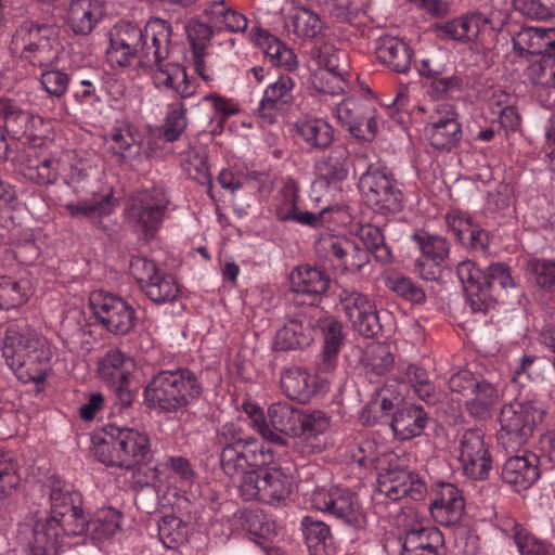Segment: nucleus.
<instances>
[{
	"label": "nucleus",
	"instance_id": "f257e3e1",
	"mask_svg": "<svg viewBox=\"0 0 555 555\" xmlns=\"http://www.w3.org/2000/svg\"><path fill=\"white\" fill-rule=\"evenodd\" d=\"M172 26L154 17L142 28L131 22L120 21L109 31L107 60L120 67H150L151 63L165 61L169 55Z\"/></svg>",
	"mask_w": 555,
	"mask_h": 555
},
{
	"label": "nucleus",
	"instance_id": "f03ea898",
	"mask_svg": "<svg viewBox=\"0 0 555 555\" xmlns=\"http://www.w3.org/2000/svg\"><path fill=\"white\" fill-rule=\"evenodd\" d=\"M214 444L219 452L222 472L229 478H240V482L246 475L273 461L272 451L254 437L245 436L243 428L234 422L217 428Z\"/></svg>",
	"mask_w": 555,
	"mask_h": 555
},
{
	"label": "nucleus",
	"instance_id": "7ed1b4c3",
	"mask_svg": "<svg viewBox=\"0 0 555 555\" xmlns=\"http://www.w3.org/2000/svg\"><path fill=\"white\" fill-rule=\"evenodd\" d=\"M2 353L8 365L23 383H43L52 352L48 341L34 328L11 325L3 339Z\"/></svg>",
	"mask_w": 555,
	"mask_h": 555
},
{
	"label": "nucleus",
	"instance_id": "20e7f679",
	"mask_svg": "<svg viewBox=\"0 0 555 555\" xmlns=\"http://www.w3.org/2000/svg\"><path fill=\"white\" fill-rule=\"evenodd\" d=\"M204 386L199 376L188 367L163 370L144 388V401L151 409L175 413L196 404Z\"/></svg>",
	"mask_w": 555,
	"mask_h": 555
},
{
	"label": "nucleus",
	"instance_id": "39448f33",
	"mask_svg": "<svg viewBox=\"0 0 555 555\" xmlns=\"http://www.w3.org/2000/svg\"><path fill=\"white\" fill-rule=\"evenodd\" d=\"M65 482L52 479L50 485V517L46 520L29 521L33 532L30 555H57L67 538V515L69 513L68 492L64 491Z\"/></svg>",
	"mask_w": 555,
	"mask_h": 555
},
{
	"label": "nucleus",
	"instance_id": "423d86ee",
	"mask_svg": "<svg viewBox=\"0 0 555 555\" xmlns=\"http://www.w3.org/2000/svg\"><path fill=\"white\" fill-rule=\"evenodd\" d=\"M170 199L162 188L135 192L129 199L126 220L138 237L149 243L163 227Z\"/></svg>",
	"mask_w": 555,
	"mask_h": 555
},
{
	"label": "nucleus",
	"instance_id": "0eeeda50",
	"mask_svg": "<svg viewBox=\"0 0 555 555\" xmlns=\"http://www.w3.org/2000/svg\"><path fill=\"white\" fill-rule=\"evenodd\" d=\"M358 185L365 203L375 212L395 215L403 209V192L388 168L370 164L360 176Z\"/></svg>",
	"mask_w": 555,
	"mask_h": 555
},
{
	"label": "nucleus",
	"instance_id": "6e6552de",
	"mask_svg": "<svg viewBox=\"0 0 555 555\" xmlns=\"http://www.w3.org/2000/svg\"><path fill=\"white\" fill-rule=\"evenodd\" d=\"M543 410L534 401H514L503 405L500 413L498 442L506 453L518 452L533 434Z\"/></svg>",
	"mask_w": 555,
	"mask_h": 555
},
{
	"label": "nucleus",
	"instance_id": "1a4fd4ad",
	"mask_svg": "<svg viewBox=\"0 0 555 555\" xmlns=\"http://www.w3.org/2000/svg\"><path fill=\"white\" fill-rule=\"evenodd\" d=\"M310 504L356 531L365 530L367 517L359 495L348 488H319L312 491Z\"/></svg>",
	"mask_w": 555,
	"mask_h": 555
},
{
	"label": "nucleus",
	"instance_id": "9d476101",
	"mask_svg": "<svg viewBox=\"0 0 555 555\" xmlns=\"http://www.w3.org/2000/svg\"><path fill=\"white\" fill-rule=\"evenodd\" d=\"M12 43L22 47L23 59L39 67L52 65L63 50L53 26L33 21H25L17 27Z\"/></svg>",
	"mask_w": 555,
	"mask_h": 555
},
{
	"label": "nucleus",
	"instance_id": "9b49d317",
	"mask_svg": "<svg viewBox=\"0 0 555 555\" xmlns=\"http://www.w3.org/2000/svg\"><path fill=\"white\" fill-rule=\"evenodd\" d=\"M292 488V477L276 467L257 468L238 485L240 494L245 501L256 500L271 505L285 503Z\"/></svg>",
	"mask_w": 555,
	"mask_h": 555
},
{
	"label": "nucleus",
	"instance_id": "f8f14e48",
	"mask_svg": "<svg viewBox=\"0 0 555 555\" xmlns=\"http://www.w3.org/2000/svg\"><path fill=\"white\" fill-rule=\"evenodd\" d=\"M338 308L359 335L373 338L382 333L376 304L369 295L343 286L338 293Z\"/></svg>",
	"mask_w": 555,
	"mask_h": 555
},
{
	"label": "nucleus",
	"instance_id": "ddd939ff",
	"mask_svg": "<svg viewBox=\"0 0 555 555\" xmlns=\"http://www.w3.org/2000/svg\"><path fill=\"white\" fill-rule=\"evenodd\" d=\"M129 272L140 285L141 291L153 302L171 301L179 294L176 279L162 271L155 261L146 257L133 256L130 260Z\"/></svg>",
	"mask_w": 555,
	"mask_h": 555
},
{
	"label": "nucleus",
	"instance_id": "4468645a",
	"mask_svg": "<svg viewBox=\"0 0 555 555\" xmlns=\"http://www.w3.org/2000/svg\"><path fill=\"white\" fill-rule=\"evenodd\" d=\"M299 184L292 177H285L276 193L272 196L270 210L279 221L295 222L300 225L313 229L323 225L325 214L328 207L323 208L319 212H310L301 210L298 205Z\"/></svg>",
	"mask_w": 555,
	"mask_h": 555
},
{
	"label": "nucleus",
	"instance_id": "2eb2a0df",
	"mask_svg": "<svg viewBox=\"0 0 555 555\" xmlns=\"http://www.w3.org/2000/svg\"><path fill=\"white\" fill-rule=\"evenodd\" d=\"M459 462L465 476L485 480L492 469V457L485 434L479 428H468L457 437Z\"/></svg>",
	"mask_w": 555,
	"mask_h": 555
},
{
	"label": "nucleus",
	"instance_id": "dca6fc26",
	"mask_svg": "<svg viewBox=\"0 0 555 555\" xmlns=\"http://www.w3.org/2000/svg\"><path fill=\"white\" fill-rule=\"evenodd\" d=\"M314 248L320 257L330 259L333 264L352 274L370 262L369 253L345 235L324 233L315 242Z\"/></svg>",
	"mask_w": 555,
	"mask_h": 555
},
{
	"label": "nucleus",
	"instance_id": "f3484780",
	"mask_svg": "<svg viewBox=\"0 0 555 555\" xmlns=\"http://www.w3.org/2000/svg\"><path fill=\"white\" fill-rule=\"evenodd\" d=\"M81 504V494L72 491V535H87L93 541H101L113 537L120 528L118 511L103 508L90 520Z\"/></svg>",
	"mask_w": 555,
	"mask_h": 555
},
{
	"label": "nucleus",
	"instance_id": "a211bd4d",
	"mask_svg": "<svg viewBox=\"0 0 555 555\" xmlns=\"http://www.w3.org/2000/svg\"><path fill=\"white\" fill-rule=\"evenodd\" d=\"M89 306L95 318L114 334L125 335L134 326L135 312L124 298L94 291L89 297Z\"/></svg>",
	"mask_w": 555,
	"mask_h": 555
},
{
	"label": "nucleus",
	"instance_id": "6ab92c4d",
	"mask_svg": "<svg viewBox=\"0 0 555 555\" xmlns=\"http://www.w3.org/2000/svg\"><path fill=\"white\" fill-rule=\"evenodd\" d=\"M376 483L374 495L376 501L382 498L390 501H398L403 498L420 501L424 499L427 492L426 483L420 476L406 469L380 468Z\"/></svg>",
	"mask_w": 555,
	"mask_h": 555
},
{
	"label": "nucleus",
	"instance_id": "aec40b11",
	"mask_svg": "<svg viewBox=\"0 0 555 555\" xmlns=\"http://www.w3.org/2000/svg\"><path fill=\"white\" fill-rule=\"evenodd\" d=\"M408 524L404 526L403 553H420L422 551H442L444 540L441 531L426 525V519L415 509L405 513Z\"/></svg>",
	"mask_w": 555,
	"mask_h": 555
},
{
	"label": "nucleus",
	"instance_id": "412c9836",
	"mask_svg": "<svg viewBox=\"0 0 555 555\" xmlns=\"http://www.w3.org/2000/svg\"><path fill=\"white\" fill-rule=\"evenodd\" d=\"M428 511L436 524L452 527L460 524L465 500L462 491L453 483L441 482L434 491Z\"/></svg>",
	"mask_w": 555,
	"mask_h": 555
},
{
	"label": "nucleus",
	"instance_id": "4be33fe9",
	"mask_svg": "<svg viewBox=\"0 0 555 555\" xmlns=\"http://www.w3.org/2000/svg\"><path fill=\"white\" fill-rule=\"evenodd\" d=\"M321 311L310 307L286 322L275 334L274 348L286 351L309 346L313 340L314 317Z\"/></svg>",
	"mask_w": 555,
	"mask_h": 555
},
{
	"label": "nucleus",
	"instance_id": "5701e85b",
	"mask_svg": "<svg viewBox=\"0 0 555 555\" xmlns=\"http://www.w3.org/2000/svg\"><path fill=\"white\" fill-rule=\"evenodd\" d=\"M295 80L288 75H281L267 86L257 112L261 119L272 124L279 113L285 111L294 101Z\"/></svg>",
	"mask_w": 555,
	"mask_h": 555
},
{
	"label": "nucleus",
	"instance_id": "b1692460",
	"mask_svg": "<svg viewBox=\"0 0 555 555\" xmlns=\"http://www.w3.org/2000/svg\"><path fill=\"white\" fill-rule=\"evenodd\" d=\"M539 463L538 455L532 452L512 455L502 468V479L516 491L527 490L540 478Z\"/></svg>",
	"mask_w": 555,
	"mask_h": 555
},
{
	"label": "nucleus",
	"instance_id": "393cba45",
	"mask_svg": "<svg viewBox=\"0 0 555 555\" xmlns=\"http://www.w3.org/2000/svg\"><path fill=\"white\" fill-rule=\"evenodd\" d=\"M156 68L152 73L155 87L162 91H175L181 99H189L197 93L198 83L188 76L184 67L176 63H151Z\"/></svg>",
	"mask_w": 555,
	"mask_h": 555
},
{
	"label": "nucleus",
	"instance_id": "a878e982",
	"mask_svg": "<svg viewBox=\"0 0 555 555\" xmlns=\"http://www.w3.org/2000/svg\"><path fill=\"white\" fill-rule=\"evenodd\" d=\"M18 171L27 180L39 185H49L56 181L60 160L55 157L40 158L34 147L24 149L17 157Z\"/></svg>",
	"mask_w": 555,
	"mask_h": 555
},
{
	"label": "nucleus",
	"instance_id": "bb28decb",
	"mask_svg": "<svg viewBox=\"0 0 555 555\" xmlns=\"http://www.w3.org/2000/svg\"><path fill=\"white\" fill-rule=\"evenodd\" d=\"M117 444L122 459V469H132L151 456L149 436L133 428L117 427Z\"/></svg>",
	"mask_w": 555,
	"mask_h": 555
},
{
	"label": "nucleus",
	"instance_id": "cd10ccee",
	"mask_svg": "<svg viewBox=\"0 0 555 555\" xmlns=\"http://www.w3.org/2000/svg\"><path fill=\"white\" fill-rule=\"evenodd\" d=\"M514 50L522 55L543 54L548 55L555 52V28L545 27H522L513 38Z\"/></svg>",
	"mask_w": 555,
	"mask_h": 555
},
{
	"label": "nucleus",
	"instance_id": "c85d7f7f",
	"mask_svg": "<svg viewBox=\"0 0 555 555\" xmlns=\"http://www.w3.org/2000/svg\"><path fill=\"white\" fill-rule=\"evenodd\" d=\"M203 16L217 31L244 33L247 17L233 9L225 0H210L204 4Z\"/></svg>",
	"mask_w": 555,
	"mask_h": 555
},
{
	"label": "nucleus",
	"instance_id": "c756f323",
	"mask_svg": "<svg viewBox=\"0 0 555 555\" xmlns=\"http://www.w3.org/2000/svg\"><path fill=\"white\" fill-rule=\"evenodd\" d=\"M109 150L122 162L134 159L140 155L141 141L135 126L128 120H117L106 134Z\"/></svg>",
	"mask_w": 555,
	"mask_h": 555
},
{
	"label": "nucleus",
	"instance_id": "7c9ffc66",
	"mask_svg": "<svg viewBox=\"0 0 555 555\" xmlns=\"http://www.w3.org/2000/svg\"><path fill=\"white\" fill-rule=\"evenodd\" d=\"M351 168L350 152L345 144L335 145L315 163L320 181L327 185L337 184L348 178Z\"/></svg>",
	"mask_w": 555,
	"mask_h": 555
},
{
	"label": "nucleus",
	"instance_id": "2f4dec72",
	"mask_svg": "<svg viewBox=\"0 0 555 555\" xmlns=\"http://www.w3.org/2000/svg\"><path fill=\"white\" fill-rule=\"evenodd\" d=\"M330 285V275L320 268L301 266L291 273L292 291L308 296L312 302L319 300Z\"/></svg>",
	"mask_w": 555,
	"mask_h": 555
},
{
	"label": "nucleus",
	"instance_id": "473e14b6",
	"mask_svg": "<svg viewBox=\"0 0 555 555\" xmlns=\"http://www.w3.org/2000/svg\"><path fill=\"white\" fill-rule=\"evenodd\" d=\"M377 59L391 70L405 74L410 70L413 52L409 44L400 38L384 36L375 46Z\"/></svg>",
	"mask_w": 555,
	"mask_h": 555
},
{
	"label": "nucleus",
	"instance_id": "72a5a7b5",
	"mask_svg": "<svg viewBox=\"0 0 555 555\" xmlns=\"http://www.w3.org/2000/svg\"><path fill=\"white\" fill-rule=\"evenodd\" d=\"M502 399V391L498 385L479 378L474 391L465 402L468 414L475 418L487 420Z\"/></svg>",
	"mask_w": 555,
	"mask_h": 555
},
{
	"label": "nucleus",
	"instance_id": "f704fd0d",
	"mask_svg": "<svg viewBox=\"0 0 555 555\" xmlns=\"http://www.w3.org/2000/svg\"><path fill=\"white\" fill-rule=\"evenodd\" d=\"M427 413L420 405H406L398 409L391 421V429L399 440H410L418 437L427 425Z\"/></svg>",
	"mask_w": 555,
	"mask_h": 555
},
{
	"label": "nucleus",
	"instance_id": "c9c22d12",
	"mask_svg": "<svg viewBox=\"0 0 555 555\" xmlns=\"http://www.w3.org/2000/svg\"><path fill=\"white\" fill-rule=\"evenodd\" d=\"M0 116L4 119V127L13 139L23 144L30 143L33 139L34 117L30 113L21 109L13 101L0 99Z\"/></svg>",
	"mask_w": 555,
	"mask_h": 555
},
{
	"label": "nucleus",
	"instance_id": "e433bc0d",
	"mask_svg": "<svg viewBox=\"0 0 555 555\" xmlns=\"http://www.w3.org/2000/svg\"><path fill=\"white\" fill-rule=\"evenodd\" d=\"M297 135L311 150H324L334 141V128L324 119L302 117L296 121Z\"/></svg>",
	"mask_w": 555,
	"mask_h": 555
},
{
	"label": "nucleus",
	"instance_id": "4c0bfd02",
	"mask_svg": "<svg viewBox=\"0 0 555 555\" xmlns=\"http://www.w3.org/2000/svg\"><path fill=\"white\" fill-rule=\"evenodd\" d=\"M258 46L270 59L274 66L283 67L289 72L298 67V60L294 51L275 36L261 28H253Z\"/></svg>",
	"mask_w": 555,
	"mask_h": 555
},
{
	"label": "nucleus",
	"instance_id": "58836bf2",
	"mask_svg": "<svg viewBox=\"0 0 555 555\" xmlns=\"http://www.w3.org/2000/svg\"><path fill=\"white\" fill-rule=\"evenodd\" d=\"M92 454L106 466L122 468V459L117 444V426L108 425L91 437Z\"/></svg>",
	"mask_w": 555,
	"mask_h": 555
},
{
	"label": "nucleus",
	"instance_id": "ea45409f",
	"mask_svg": "<svg viewBox=\"0 0 555 555\" xmlns=\"http://www.w3.org/2000/svg\"><path fill=\"white\" fill-rule=\"evenodd\" d=\"M300 411L288 403L276 402L267 411V422L271 431L282 439L285 436H297L300 424Z\"/></svg>",
	"mask_w": 555,
	"mask_h": 555
},
{
	"label": "nucleus",
	"instance_id": "a19ab883",
	"mask_svg": "<svg viewBox=\"0 0 555 555\" xmlns=\"http://www.w3.org/2000/svg\"><path fill=\"white\" fill-rule=\"evenodd\" d=\"M133 360L118 349H109L98 363V374L105 383L129 380Z\"/></svg>",
	"mask_w": 555,
	"mask_h": 555
},
{
	"label": "nucleus",
	"instance_id": "79ce46f5",
	"mask_svg": "<svg viewBox=\"0 0 555 555\" xmlns=\"http://www.w3.org/2000/svg\"><path fill=\"white\" fill-rule=\"evenodd\" d=\"M365 113H374V108L366 100L359 98L345 99L335 107L338 121L347 127L352 135H363L359 125L365 117Z\"/></svg>",
	"mask_w": 555,
	"mask_h": 555
},
{
	"label": "nucleus",
	"instance_id": "37998d69",
	"mask_svg": "<svg viewBox=\"0 0 555 555\" xmlns=\"http://www.w3.org/2000/svg\"><path fill=\"white\" fill-rule=\"evenodd\" d=\"M103 13L102 0H72V31L89 34Z\"/></svg>",
	"mask_w": 555,
	"mask_h": 555
},
{
	"label": "nucleus",
	"instance_id": "c03bdc74",
	"mask_svg": "<svg viewBox=\"0 0 555 555\" xmlns=\"http://www.w3.org/2000/svg\"><path fill=\"white\" fill-rule=\"evenodd\" d=\"M281 389L291 399L306 403L313 393L310 374L301 367H289L281 373Z\"/></svg>",
	"mask_w": 555,
	"mask_h": 555
},
{
	"label": "nucleus",
	"instance_id": "a18cd8bd",
	"mask_svg": "<svg viewBox=\"0 0 555 555\" xmlns=\"http://www.w3.org/2000/svg\"><path fill=\"white\" fill-rule=\"evenodd\" d=\"M288 27L298 38L312 39L325 28L320 15L306 5L293 9L288 16Z\"/></svg>",
	"mask_w": 555,
	"mask_h": 555
},
{
	"label": "nucleus",
	"instance_id": "49530a36",
	"mask_svg": "<svg viewBox=\"0 0 555 555\" xmlns=\"http://www.w3.org/2000/svg\"><path fill=\"white\" fill-rule=\"evenodd\" d=\"M33 293L28 279L0 276V309L10 310L27 302Z\"/></svg>",
	"mask_w": 555,
	"mask_h": 555
},
{
	"label": "nucleus",
	"instance_id": "de8ad7c7",
	"mask_svg": "<svg viewBox=\"0 0 555 555\" xmlns=\"http://www.w3.org/2000/svg\"><path fill=\"white\" fill-rule=\"evenodd\" d=\"M300 424L298 427V435L305 439H314L315 443L312 444V450L320 452L324 447V441L320 439L330 428V416L320 410H314L310 413L300 411Z\"/></svg>",
	"mask_w": 555,
	"mask_h": 555
},
{
	"label": "nucleus",
	"instance_id": "09e8293b",
	"mask_svg": "<svg viewBox=\"0 0 555 555\" xmlns=\"http://www.w3.org/2000/svg\"><path fill=\"white\" fill-rule=\"evenodd\" d=\"M357 235L364 244V250L369 255L372 254L378 262L386 264L392 261L391 249L385 243V236L379 227L370 223L362 224L357 230Z\"/></svg>",
	"mask_w": 555,
	"mask_h": 555
},
{
	"label": "nucleus",
	"instance_id": "8fccbe9b",
	"mask_svg": "<svg viewBox=\"0 0 555 555\" xmlns=\"http://www.w3.org/2000/svg\"><path fill=\"white\" fill-rule=\"evenodd\" d=\"M411 238L416 243L423 257L436 267H441L449 257L450 243L442 236L425 232L414 233Z\"/></svg>",
	"mask_w": 555,
	"mask_h": 555
},
{
	"label": "nucleus",
	"instance_id": "3c124183",
	"mask_svg": "<svg viewBox=\"0 0 555 555\" xmlns=\"http://www.w3.org/2000/svg\"><path fill=\"white\" fill-rule=\"evenodd\" d=\"M300 528L305 537L306 544L310 551L315 554L324 551L333 542L331 528L322 520H318L312 516H305L301 519Z\"/></svg>",
	"mask_w": 555,
	"mask_h": 555
},
{
	"label": "nucleus",
	"instance_id": "603ef678",
	"mask_svg": "<svg viewBox=\"0 0 555 555\" xmlns=\"http://www.w3.org/2000/svg\"><path fill=\"white\" fill-rule=\"evenodd\" d=\"M526 76L528 80L546 91L548 94L555 93V52L533 62L527 67Z\"/></svg>",
	"mask_w": 555,
	"mask_h": 555
},
{
	"label": "nucleus",
	"instance_id": "864d4df0",
	"mask_svg": "<svg viewBox=\"0 0 555 555\" xmlns=\"http://www.w3.org/2000/svg\"><path fill=\"white\" fill-rule=\"evenodd\" d=\"M403 379L411 385L414 393L426 403H435L438 400L435 385L431 383L428 372L414 363L406 365L402 373Z\"/></svg>",
	"mask_w": 555,
	"mask_h": 555
},
{
	"label": "nucleus",
	"instance_id": "5fc2aeb1",
	"mask_svg": "<svg viewBox=\"0 0 555 555\" xmlns=\"http://www.w3.org/2000/svg\"><path fill=\"white\" fill-rule=\"evenodd\" d=\"M362 361L367 372L375 375L388 373L395 363L390 347L385 343L370 344L365 349Z\"/></svg>",
	"mask_w": 555,
	"mask_h": 555
},
{
	"label": "nucleus",
	"instance_id": "6e6d98bb",
	"mask_svg": "<svg viewBox=\"0 0 555 555\" xmlns=\"http://www.w3.org/2000/svg\"><path fill=\"white\" fill-rule=\"evenodd\" d=\"M158 535L166 548L175 550L188 541L186 525L177 516L166 515L158 522Z\"/></svg>",
	"mask_w": 555,
	"mask_h": 555
},
{
	"label": "nucleus",
	"instance_id": "4d7b16f0",
	"mask_svg": "<svg viewBox=\"0 0 555 555\" xmlns=\"http://www.w3.org/2000/svg\"><path fill=\"white\" fill-rule=\"evenodd\" d=\"M385 285L388 289L412 304L421 305L426 300L423 288L410 278L400 273L392 272L387 274L385 276Z\"/></svg>",
	"mask_w": 555,
	"mask_h": 555
},
{
	"label": "nucleus",
	"instance_id": "13d9d810",
	"mask_svg": "<svg viewBox=\"0 0 555 555\" xmlns=\"http://www.w3.org/2000/svg\"><path fill=\"white\" fill-rule=\"evenodd\" d=\"M182 167L185 173L199 183H210L207 154L204 147L190 146L184 153Z\"/></svg>",
	"mask_w": 555,
	"mask_h": 555
},
{
	"label": "nucleus",
	"instance_id": "bf43d9fd",
	"mask_svg": "<svg viewBox=\"0 0 555 555\" xmlns=\"http://www.w3.org/2000/svg\"><path fill=\"white\" fill-rule=\"evenodd\" d=\"M385 447L374 438H363L351 450V459L362 467L379 469L380 455H384Z\"/></svg>",
	"mask_w": 555,
	"mask_h": 555
},
{
	"label": "nucleus",
	"instance_id": "052dcab7",
	"mask_svg": "<svg viewBox=\"0 0 555 555\" xmlns=\"http://www.w3.org/2000/svg\"><path fill=\"white\" fill-rule=\"evenodd\" d=\"M424 133L435 150L450 152L462 139V127L461 124H451L447 128L424 129Z\"/></svg>",
	"mask_w": 555,
	"mask_h": 555
},
{
	"label": "nucleus",
	"instance_id": "680f3d73",
	"mask_svg": "<svg viewBox=\"0 0 555 555\" xmlns=\"http://www.w3.org/2000/svg\"><path fill=\"white\" fill-rule=\"evenodd\" d=\"M184 29L191 48V54L206 52L214 36L215 28L211 24L192 18L185 24Z\"/></svg>",
	"mask_w": 555,
	"mask_h": 555
},
{
	"label": "nucleus",
	"instance_id": "e2e57ef3",
	"mask_svg": "<svg viewBox=\"0 0 555 555\" xmlns=\"http://www.w3.org/2000/svg\"><path fill=\"white\" fill-rule=\"evenodd\" d=\"M314 324L320 327L323 334V349L340 352L344 334L343 324L334 317H314Z\"/></svg>",
	"mask_w": 555,
	"mask_h": 555
},
{
	"label": "nucleus",
	"instance_id": "0e129e2a",
	"mask_svg": "<svg viewBox=\"0 0 555 555\" xmlns=\"http://www.w3.org/2000/svg\"><path fill=\"white\" fill-rule=\"evenodd\" d=\"M456 275L462 282L465 292L488 291L486 272L472 260L461 261L456 267Z\"/></svg>",
	"mask_w": 555,
	"mask_h": 555
},
{
	"label": "nucleus",
	"instance_id": "69168bd1",
	"mask_svg": "<svg viewBox=\"0 0 555 555\" xmlns=\"http://www.w3.org/2000/svg\"><path fill=\"white\" fill-rule=\"evenodd\" d=\"M514 541L521 555H555L551 544L537 539L518 525L514 527Z\"/></svg>",
	"mask_w": 555,
	"mask_h": 555
},
{
	"label": "nucleus",
	"instance_id": "338daca9",
	"mask_svg": "<svg viewBox=\"0 0 555 555\" xmlns=\"http://www.w3.org/2000/svg\"><path fill=\"white\" fill-rule=\"evenodd\" d=\"M393 401L388 397L387 388L375 389L374 397L366 403L361 415L365 424H375L393 409Z\"/></svg>",
	"mask_w": 555,
	"mask_h": 555
},
{
	"label": "nucleus",
	"instance_id": "774afa93",
	"mask_svg": "<svg viewBox=\"0 0 555 555\" xmlns=\"http://www.w3.org/2000/svg\"><path fill=\"white\" fill-rule=\"evenodd\" d=\"M527 271L535 284L546 291L555 286V260L532 258L527 261Z\"/></svg>",
	"mask_w": 555,
	"mask_h": 555
}]
</instances>
